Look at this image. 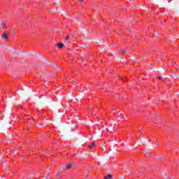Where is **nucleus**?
<instances>
[{"mask_svg":"<svg viewBox=\"0 0 179 179\" xmlns=\"http://www.w3.org/2000/svg\"><path fill=\"white\" fill-rule=\"evenodd\" d=\"M2 40H8L9 38V36L8 34H6V31H4V33L1 35Z\"/></svg>","mask_w":179,"mask_h":179,"instance_id":"nucleus-1","label":"nucleus"},{"mask_svg":"<svg viewBox=\"0 0 179 179\" xmlns=\"http://www.w3.org/2000/svg\"><path fill=\"white\" fill-rule=\"evenodd\" d=\"M72 166H73L72 164H69L66 166V170H71L72 169Z\"/></svg>","mask_w":179,"mask_h":179,"instance_id":"nucleus-2","label":"nucleus"},{"mask_svg":"<svg viewBox=\"0 0 179 179\" xmlns=\"http://www.w3.org/2000/svg\"><path fill=\"white\" fill-rule=\"evenodd\" d=\"M120 54H121L122 55H125V54H127V50H120Z\"/></svg>","mask_w":179,"mask_h":179,"instance_id":"nucleus-3","label":"nucleus"},{"mask_svg":"<svg viewBox=\"0 0 179 179\" xmlns=\"http://www.w3.org/2000/svg\"><path fill=\"white\" fill-rule=\"evenodd\" d=\"M57 47H59V48H62L64 47V43H59L57 44Z\"/></svg>","mask_w":179,"mask_h":179,"instance_id":"nucleus-4","label":"nucleus"},{"mask_svg":"<svg viewBox=\"0 0 179 179\" xmlns=\"http://www.w3.org/2000/svg\"><path fill=\"white\" fill-rule=\"evenodd\" d=\"M93 146H96V143H92L91 145H88V148H89L90 149H92V148H93Z\"/></svg>","mask_w":179,"mask_h":179,"instance_id":"nucleus-5","label":"nucleus"},{"mask_svg":"<svg viewBox=\"0 0 179 179\" xmlns=\"http://www.w3.org/2000/svg\"><path fill=\"white\" fill-rule=\"evenodd\" d=\"M113 178V176L111 174H108V175L104 176L105 179H109V178Z\"/></svg>","mask_w":179,"mask_h":179,"instance_id":"nucleus-6","label":"nucleus"},{"mask_svg":"<svg viewBox=\"0 0 179 179\" xmlns=\"http://www.w3.org/2000/svg\"><path fill=\"white\" fill-rule=\"evenodd\" d=\"M158 79L161 81V82H164V80H166V78L164 77H158Z\"/></svg>","mask_w":179,"mask_h":179,"instance_id":"nucleus-7","label":"nucleus"},{"mask_svg":"<svg viewBox=\"0 0 179 179\" xmlns=\"http://www.w3.org/2000/svg\"><path fill=\"white\" fill-rule=\"evenodd\" d=\"M0 27H1V29H5V24L1 22L0 23Z\"/></svg>","mask_w":179,"mask_h":179,"instance_id":"nucleus-8","label":"nucleus"},{"mask_svg":"<svg viewBox=\"0 0 179 179\" xmlns=\"http://www.w3.org/2000/svg\"><path fill=\"white\" fill-rule=\"evenodd\" d=\"M69 38H71V36H70V35H67L66 37V38H65V40H64V41H69Z\"/></svg>","mask_w":179,"mask_h":179,"instance_id":"nucleus-9","label":"nucleus"},{"mask_svg":"<svg viewBox=\"0 0 179 179\" xmlns=\"http://www.w3.org/2000/svg\"><path fill=\"white\" fill-rule=\"evenodd\" d=\"M164 177H165L166 178L170 179V178H169V176H166V173H164Z\"/></svg>","mask_w":179,"mask_h":179,"instance_id":"nucleus-10","label":"nucleus"},{"mask_svg":"<svg viewBox=\"0 0 179 179\" xmlns=\"http://www.w3.org/2000/svg\"><path fill=\"white\" fill-rule=\"evenodd\" d=\"M78 2H83V0H78Z\"/></svg>","mask_w":179,"mask_h":179,"instance_id":"nucleus-11","label":"nucleus"},{"mask_svg":"<svg viewBox=\"0 0 179 179\" xmlns=\"http://www.w3.org/2000/svg\"><path fill=\"white\" fill-rule=\"evenodd\" d=\"M127 52H128L129 54H130V53H131V52H129V51H127Z\"/></svg>","mask_w":179,"mask_h":179,"instance_id":"nucleus-12","label":"nucleus"},{"mask_svg":"<svg viewBox=\"0 0 179 179\" xmlns=\"http://www.w3.org/2000/svg\"><path fill=\"white\" fill-rule=\"evenodd\" d=\"M150 143H152V141H150Z\"/></svg>","mask_w":179,"mask_h":179,"instance_id":"nucleus-13","label":"nucleus"},{"mask_svg":"<svg viewBox=\"0 0 179 179\" xmlns=\"http://www.w3.org/2000/svg\"><path fill=\"white\" fill-rule=\"evenodd\" d=\"M136 146H139V144H136Z\"/></svg>","mask_w":179,"mask_h":179,"instance_id":"nucleus-14","label":"nucleus"},{"mask_svg":"<svg viewBox=\"0 0 179 179\" xmlns=\"http://www.w3.org/2000/svg\"><path fill=\"white\" fill-rule=\"evenodd\" d=\"M142 134V131L140 132V135Z\"/></svg>","mask_w":179,"mask_h":179,"instance_id":"nucleus-15","label":"nucleus"},{"mask_svg":"<svg viewBox=\"0 0 179 179\" xmlns=\"http://www.w3.org/2000/svg\"><path fill=\"white\" fill-rule=\"evenodd\" d=\"M142 134V131L140 132V135Z\"/></svg>","mask_w":179,"mask_h":179,"instance_id":"nucleus-16","label":"nucleus"},{"mask_svg":"<svg viewBox=\"0 0 179 179\" xmlns=\"http://www.w3.org/2000/svg\"><path fill=\"white\" fill-rule=\"evenodd\" d=\"M138 173H141V171H138Z\"/></svg>","mask_w":179,"mask_h":179,"instance_id":"nucleus-17","label":"nucleus"},{"mask_svg":"<svg viewBox=\"0 0 179 179\" xmlns=\"http://www.w3.org/2000/svg\"><path fill=\"white\" fill-rule=\"evenodd\" d=\"M162 73H164V71H162Z\"/></svg>","mask_w":179,"mask_h":179,"instance_id":"nucleus-18","label":"nucleus"},{"mask_svg":"<svg viewBox=\"0 0 179 179\" xmlns=\"http://www.w3.org/2000/svg\"><path fill=\"white\" fill-rule=\"evenodd\" d=\"M174 154H175V155H177V152H175Z\"/></svg>","mask_w":179,"mask_h":179,"instance_id":"nucleus-19","label":"nucleus"},{"mask_svg":"<svg viewBox=\"0 0 179 179\" xmlns=\"http://www.w3.org/2000/svg\"><path fill=\"white\" fill-rule=\"evenodd\" d=\"M56 176H58V174H56Z\"/></svg>","mask_w":179,"mask_h":179,"instance_id":"nucleus-20","label":"nucleus"},{"mask_svg":"<svg viewBox=\"0 0 179 179\" xmlns=\"http://www.w3.org/2000/svg\"><path fill=\"white\" fill-rule=\"evenodd\" d=\"M178 78H179V76H178Z\"/></svg>","mask_w":179,"mask_h":179,"instance_id":"nucleus-21","label":"nucleus"}]
</instances>
